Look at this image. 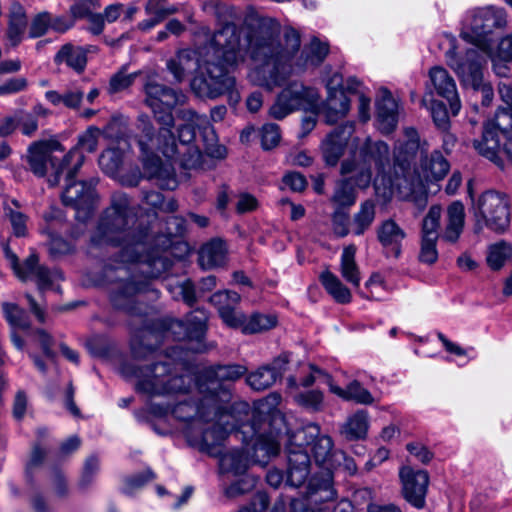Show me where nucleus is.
<instances>
[{"label":"nucleus","mask_w":512,"mask_h":512,"mask_svg":"<svg viewBox=\"0 0 512 512\" xmlns=\"http://www.w3.org/2000/svg\"><path fill=\"white\" fill-rule=\"evenodd\" d=\"M336 490L333 487L332 475H316L309 480L305 497L313 504H323L336 498Z\"/></svg>","instance_id":"c756f323"},{"label":"nucleus","mask_w":512,"mask_h":512,"mask_svg":"<svg viewBox=\"0 0 512 512\" xmlns=\"http://www.w3.org/2000/svg\"><path fill=\"white\" fill-rule=\"evenodd\" d=\"M292 443L301 448L312 446L313 456L318 464H328L333 456L334 442L327 434H321V428L316 423L307 424L291 436Z\"/></svg>","instance_id":"dca6fc26"},{"label":"nucleus","mask_w":512,"mask_h":512,"mask_svg":"<svg viewBox=\"0 0 512 512\" xmlns=\"http://www.w3.org/2000/svg\"><path fill=\"white\" fill-rule=\"evenodd\" d=\"M7 18L5 39L8 47L15 48L23 41L28 28V16L24 6L18 1H13Z\"/></svg>","instance_id":"393cba45"},{"label":"nucleus","mask_w":512,"mask_h":512,"mask_svg":"<svg viewBox=\"0 0 512 512\" xmlns=\"http://www.w3.org/2000/svg\"><path fill=\"white\" fill-rule=\"evenodd\" d=\"M136 130L135 140L147 177L155 179L161 189H175L177 186L175 177L163 167L162 160L158 156V152L167 158H174L177 155V144L173 132L168 128H159L156 131L151 118L144 113L137 117Z\"/></svg>","instance_id":"20e7f679"},{"label":"nucleus","mask_w":512,"mask_h":512,"mask_svg":"<svg viewBox=\"0 0 512 512\" xmlns=\"http://www.w3.org/2000/svg\"><path fill=\"white\" fill-rule=\"evenodd\" d=\"M354 132V124L346 122L336 127L322 141L321 152L328 166H336L343 156L348 141Z\"/></svg>","instance_id":"aec40b11"},{"label":"nucleus","mask_w":512,"mask_h":512,"mask_svg":"<svg viewBox=\"0 0 512 512\" xmlns=\"http://www.w3.org/2000/svg\"><path fill=\"white\" fill-rule=\"evenodd\" d=\"M484 126L497 131L504 140L512 142V108L499 107L494 118L487 121Z\"/></svg>","instance_id":"a18cd8bd"},{"label":"nucleus","mask_w":512,"mask_h":512,"mask_svg":"<svg viewBox=\"0 0 512 512\" xmlns=\"http://www.w3.org/2000/svg\"><path fill=\"white\" fill-rule=\"evenodd\" d=\"M426 177L434 180H441L449 171V163L440 152H433L429 159L425 161Z\"/></svg>","instance_id":"3c124183"},{"label":"nucleus","mask_w":512,"mask_h":512,"mask_svg":"<svg viewBox=\"0 0 512 512\" xmlns=\"http://www.w3.org/2000/svg\"><path fill=\"white\" fill-rule=\"evenodd\" d=\"M248 369L241 364L212 365L205 368L197 378V389L204 395V407H213L214 415L230 408L232 384L246 375Z\"/></svg>","instance_id":"6e6552de"},{"label":"nucleus","mask_w":512,"mask_h":512,"mask_svg":"<svg viewBox=\"0 0 512 512\" xmlns=\"http://www.w3.org/2000/svg\"><path fill=\"white\" fill-rule=\"evenodd\" d=\"M293 400L299 407L311 413L321 412L325 408L324 393L319 389L296 393Z\"/></svg>","instance_id":"49530a36"},{"label":"nucleus","mask_w":512,"mask_h":512,"mask_svg":"<svg viewBox=\"0 0 512 512\" xmlns=\"http://www.w3.org/2000/svg\"><path fill=\"white\" fill-rule=\"evenodd\" d=\"M277 379L267 365L251 372L246 377L247 384L255 391H263L270 388Z\"/></svg>","instance_id":"8fccbe9b"},{"label":"nucleus","mask_w":512,"mask_h":512,"mask_svg":"<svg viewBox=\"0 0 512 512\" xmlns=\"http://www.w3.org/2000/svg\"><path fill=\"white\" fill-rule=\"evenodd\" d=\"M248 457L239 449H233L221 454L219 460V469L221 473H230L233 475H242L248 469Z\"/></svg>","instance_id":"37998d69"},{"label":"nucleus","mask_w":512,"mask_h":512,"mask_svg":"<svg viewBox=\"0 0 512 512\" xmlns=\"http://www.w3.org/2000/svg\"><path fill=\"white\" fill-rule=\"evenodd\" d=\"M360 156L367 165L374 164L375 167L382 171L390 163V149L384 141H372L367 138L360 149Z\"/></svg>","instance_id":"473e14b6"},{"label":"nucleus","mask_w":512,"mask_h":512,"mask_svg":"<svg viewBox=\"0 0 512 512\" xmlns=\"http://www.w3.org/2000/svg\"><path fill=\"white\" fill-rule=\"evenodd\" d=\"M124 372L137 379V392L149 396L184 394L191 387V377L183 373L182 364L170 358L149 366H127Z\"/></svg>","instance_id":"39448f33"},{"label":"nucleus","mask_w":512,"mask_h":512,"mask_svg":"<svg viewBox=\"0 0 512 512\" xmlns=\"http://www.w3.org/2000/svg\"><path fill=\"white\" fill-rule=\"evenodd\" d=\"M405 141L399 142L394 148V164L405 174L421 148L420 137L413 127L404 129Z\"/></svg>","instance_id":"a878e982"},{"label":"nucleus","mask_w":512,"mask_h":512,"mask_svg":"<svg viewBox=\"0 0 512 512\" xmlns=\"http://www.w3.org/2000/svg\"><path fill=\"white\" fill-rule=\"evenodd\" d=\"M100 135L101 130L99 128L90 126L84 133L79 135L77 145L73 149H77L83 157V152L92 153L96 151Z\"/></svg>","instance_id":"5fc2aeb1"},{"label":"nucleus","mask_w":512,"mask_h":512,"mask_svg":"<svg viewBox=\"0 0 512 512\" xmlns=\"http://www.w3.org/2000/svg\"><path fill=\"white\" fill-rule=\"evenodd\" d=\"M437 239L421 238L418 259L421 263L432 265L438 259Z\"/></svg>","instance_id":"e2e57ef3"},{"label":"nucleus","mask_w":512,"mask_h":512,"mask_svg":"<svg viewBox=\"0 0 512 512\" xmlns=\"http://www.w3.org/2000/svg\"><path fill=\"white\" fill-rule=\"evenodd\" d=\"M356 247L346 246L341 254L340 273L343 279L352 286L358 288L361 281V273L355 260Z\"/></svg>","instance_id":"79ce46f5"},{"label":"nucleus","mask_w":512,"mask_h":512,"mask_svg":"<svg viewBox=\"0 0 512 512\" xmlns=\"http://www.w3.org/2000/svg\"><path fill=\"white\" fill-rule=\"evenodd\" d=\"M357 200L355 180L350 178L341 179L336 182L330 202L334 208L349 210Z\"/></svg>","instance_id":"e433bc0d"},{"label":"nucleus","mask_w":512,"mask_h":512,"mask_svg":"<svg viewBox=\"0 0 512 512\" xmlns=\"http://www.w3.org/2000/svg\"><path fill=\"white\" fill-rule=\"evenodd\" d=\"M369 428V416L366 410H358L340 425L339 434L346 441L365 439Z\"/></svg>","instance_id":"2f4dec72"},{"label":"nucleus","mask_w":512,"mask_h":512,"mask_svg":"<svg viewBox=\"0 0 512 512\" xmlns=\"http://www.w3.org/2000/svg\"><path fill=\"white\" fill-rule=\"evenodd\" d=\"M407 198L414 204L418 212H422L427 207L428 192L420 177H416L415 181H412Z\"/></svg>","instance_id":"4d7b16f0"},{"label":"nucleus","mask_w":512,"mask_h":512,"mask_svg":"<svg viewBox=\"0 0 512 512\" xmlns=\"http://www.w3.org/2000/svg\"><path fill=\"white\" fill-rule=\"evenodd\" d=\"M212 57L208 58L191 81L192 91L200 98L216 99L228 95L231 105L240 101L235 77L228 67L237 64L240 55V32L231 22H225L211 39Z\"/></svg>","instance_id":"f03ea898"},{"label":"nucleus","mask_w":512,"mask_h":512,"mask_svg":"<svg viewBox=\"0 0 512 512\" xmlns=\"http://www.w3.org/2000/svg\"><path fill=\"white\" fill-rule=\"evenodd\" d=\"M471 182H468V193L472 197ZM471 211L475 218V231H482L486 226L497 233L504 232L510 223L509 203L505 195L488 190L477 200L472 199Z\"/></svg>","instance_id":"9d476101"},{"label":"nucleus","mask_w":512,"mask_h":512,"mask_svg":"<svg viewBox=\"0 0 512 512\" xmlns=\"http://www.w3.org/2000/svg\"><path fill=\"white\" fill-rule=\"evenodd\" d=\"M204 395H201L199 403L192 401H182L171 408L169 405L158 403L149 404V412L156 417H165L171 413L176 419L184 422L191 420H201V412L204 410Z\"/></svg>","instance_id":"b1692460"},{"label":"nucleus","mask_w":512,"mask_h":512,"mask_svg":"<svg viewBox=\"0 0 512 512\" xmlns=\"http://www.w3.org/2000/svg\"><path fill=\"white\" fill-rule=\"evenodd\" d=\"M99 0H79L70 6V14L73 20L87 19L100 8Z\"/></svg>","instance_id":"052dcab7"},{"label":"nucleus","mask_w":512,"mask_h":512,"mask_svg":"<svg viewBox=\"0 0 512 512\" xmlns=\"http://www.w3.org/2000/svg\"><path fill=\"white\" fill-rule=\"evenodd\" d=\"M226 246L221 239H213L204 244L199 251V264L203 269L222 266L226 261Z\"/></svg>","instance_id":"f704fd0d"},{"label":"nucleus","mask_w":512,"mask_h":512,"mask_svg":"<svg viewBox=\"0 0 512 512\" xmlns=\"http://www.w3.org/2000/svg\"><path fill=\"white\" fill-rule=\"evenodd\" d=\"M398 105L388 90H383V95L376 102V120L378 129L382 134L392 133L398 123Z\"/></svg>","instance_id":"cd10ccee"},{"label":"nucleus","mask_w":512,"mask_h":512,"mask_svg":"<svg viewBox=\"0 0 512 512\" xmlns=\"http://www.w3.org/2000/svg\"><path fill=\"white\" fill-rule=\"evenodd\" d=\"M447 65L455 72L461 85L465 88L478 87L484 79V56L475 48L458 54L454 47L445 53Z\"/></svg>","instance_id":"4468645a"},{"label":"nucleus","mask_w":512,"mask_h":512,"mask_svg":"<svg viewBox=\"0 0 512 512\" xmlns=\"http://www.w3.org/2000/svg\"><path fill=\"white\" fill-rule=\"evenodd\" d=\"M507 25V15L503 8L488 6L476 8L467 13L460 36L484 52L491 49L494 35Z\"/></svg>","instance_id":"1a4fd4ad"},{"label":"nucleus","mask_w":512,"mask_h":512,"mask_svg":"<svg viewBox=\"0 0 512 512\" xmlns=\"http://www.w3.org/2000/svg\"><path fill=\"white\" fill-rule=\"evenodd\" d=\"M261 146L264 150H270L276 147L280 141L279 126L274 123H268L262 126L260 130Z\"/></svg>","instance_id":"680f3d73"},{"label":"nucleus","mask_w":512,"mask_h":512,"mask_svg":"<svg viewBox=\"0 0 512 512\" xmlns=\"http://www.w3.org/2000/svg\"><path fill=\"white\" fill-rule=\"evenodd\" d=\"M143 202L165 213H173L178 209L177 201L174 198L166 201L162 193L156 191H144Z\"/></svg>","instance_id":"603ef678"},{"label":"nucleus","mask_w":512,"mask_h":512,"mask_svg":"<svg viewBox=\"0 0 512 512\" xmlns=\"http://www.w3.org/2000/svg\"><path fill=\"white\" fill-rule=\"evenodd\" d=\"M96 247H119L120 262L107 264L103 276L111 284L110 300L114 308L131 315L142 309L137 296L150 290L149 279L158 278L171 266V260L152 248L148 225L139 221L128 196L115 193L91 235Z\"/></svg>","instance_id":"f257e3e1"},{"label":"nucleus","mask_w":512,"mask_h":512,"mask_svg":"<svg viewBox=\"0 0 512 512\" xmlns=\"http://www.w3.org/2000/svg\"><path fill=\"white\" fill-rule=\"evenodd\" d=\"M502 139L497 131L483 126L482 136L473 141V147L481 156L504 169L506 164L512 165V142L505 140L502 143Z\"/></svg>","instance_id":"f3484780"},{"label":"nucleus","mask_w":512,"mask_h":512,"mask_svg":"<svg viewBox=\"0 0 512 512\" xmlns=\"http://www.w3.org/2000/svg\"><path fill=\"white\" fill-rule=\"evenodd\" d=\"M318 98L315 89L300 82H291L278 94L269 109V115L276 120H282L296 110L311 108L316 104Z\"/></svg>","instance_id":"f8f14e48"},{"label":"nucleus","mask_w":512,"mask_h":512,"mask_svg":"<svg viewBox=\"0 0 512 512\" xmlns=\"http://www.w3.org/2000/svg\"><path fill=\"white\" fill-rule=\"evenodd\" d=\"M23 274L25 276L19 277L21 280L35 279L41 291L48 289L54 280L62 279V274L59 271H50L46 267L39 265V259L36 254H31L25 260Z\"/></svg>","instance_id":"c85d7f7f"},{"label":"nucleus","mask_w":512,"mask_h":512,"mask_svg":"<svg viewBox=\"0 0 512 512\" xmlns=\"http://www.w3.org/2000/svg\"><path fill=\"white\" fill-rule=\"evenodd\" d=\"M54 151H63L58 140H38L29 145L25 156L29 171L36 177L46 176L47 164L50 163L53 172L48 177V183L52 187L60 183L64 170H67V178L78 173L85 158L77 149H70L61 160H58L52 156Z\"/></svg>","instance_id":"0eeeda50"},{"label":"nucleus","mask_w":512,"mask_h":512,"mask_svg":"<svg viewBox=\"0 0 512 512\" xmlns=\"http://www.w3.org/2000/svg\"><path fill=\"white\" fill-rule=\"evenodd\" d=\"M286 453L287 467L285 484L293 488H299L307 481L311 473L310 456L305 448L293 444L291 437H289Z\"/></svg>","instance_id":"6ab92c4d"},{"label":"nucleus","mask_w":512,"mask_h":512,"mask_svg":"<svg viewBox=\"0 0 512 512\" xmlns=\"http://www.w3.org/2000/svg\"><path fill=\"white\" fill-rule=\"evenodd\" d=\"M328 53V44L314 38L303 48L300 57L292 64V71H304L308 67H317L322 64Z\"/></svg>","instance_id":"7c9ffc66"},{"label":"nucleus","mask_w":512,"mask_h":512,"mask_svg":"<svg viewBox=\"0 0 512 512\" xmlns=\"http://www.w3.org/2000/svg\"><path fill=\"white\" fill-rule=\"evenodd\" d=\"M442 207L432 205L422 220L421 238L439 239L448 243H456L460 238L465 223V209L460 201L452 202L447 208V221L443 233L439 234Z\"/></svg>","instance_id":"9b49d317"},{"label":"nucleus","mask_w":512,"mask_h":512,"mask_svg":"<svg viewBox=\"0 0 512 512\" xmlns=\"http://www.w3.org/2000/svg\"><path fill=\"white\" fill-rule=\"evenodd\" d=\"M154 478L155 474L151 469L132 475L125 480L124 493L130 494L133 490L143 487Z\"/></svg>","instance_id":"338daca9"},{"label":"nucleus","mask_w":512,"mask_h":512,"mask_svg":"<svg viewBox=\"0 0 512 512\" xmlns=\"http://www.w3.org/2000/svg\"><path fill=\"white\" fill-rule=\"evenodd\" d=\"M319 280L326 292L340 304L350 303L352 294L350 290L341 282V280L331 271L325 270L320 276Z\"/></svg>","instance_id":"a19ab883"},{"label":"nucleus","mask_w":512,"mask_h":512,"mask_svg":"<svg viewBox=\"0 0 512 512\" xmlns=\"http://www.w3.org/2000/svg\"><path fill=\"white\" fill-rule=\"evenodd\" d=\"M327 383L330 391L343 400L354 401L361 405H371L374 402L372 394L357 380L351 381L346 388L335 385L330 376Z\"/></svg>","instance_id":"72a5a7b5"},{"label":"nucleus","mask_w":512,"mask_h":512,"mask_svg":"<svg viewBox=\"0 0 512 512\" xmlns=\"http://www.w3.org/2000/svg\"><path fill=\"white\" fill-rule=\"evenodd\" d=\"M16 118L18 122V126L21 129L23 135L31 137L38 130V119H36L35 114H31L26 111H19L16 114Z\"/></svg>","instance_id":"774afa93"},{"label":"nucleus","mask_w":512,"mask_h":512,"mask_svg":"<svg viewBox=\"0 0 512 512\" xmlns=\"http://www.w3.org/2000/svg\"><path fill=\"white\" fill-rule=\"evenodd\" d=\"M325 115L329 124H334L338 119L345 117L350 110V99L344 90H332L328 92L324 104Z\"/></svg>","instance_id":"c9c22d12"},{"label":"nucleus","mask_w":512,"mask_h":512,"mask_svg":"<svg viewBox=\"0 0 512 512\" xmlns=\"http://www.w3.org/2000/svg\"><path fill=\"white\" fill-rule=\"evenodd\" d=\"M243 323L237 328H241L245 334L260 333L276 326L277 319L274 315L262 313H253L249 317L243 314Z\"/></svg>","instance_id":"c03bdc74"},{"label":"nucleus","mask_w":512,"mask_h":512,"mask_svg":"<svg viewBox=\"0 0 512 512\" xmlns=\"http://www.w3.org/2000/svg\"><path fill=\"white\" fill-rule=\"evenodd\" d=\"M143 89L146 96L144 103L149 108H154L159 105L175 107L178 104H182L185 100V96L181 92L161 84L154 79H148Z\"/></svg>","instance_id":"5701e85b"},{"label":"nucleus","mask_w":512,"mask_h":512,"mask_svg":"<svg viewBox=\"0 0 512 512\" xmlns=\"http://www.w3.org/2000/svg\"><path fill=\"white\" fill-rule=\"evenodd\" d=\"M376 217V205L372 200H365L360 204L351 219V233L361 236L370 229Z\"/></svg>","instance_id":"58836bf2"},{"label":"nucleus","mask_w":512,"mask_h":512,"mask_svg":"<svg viewBox=\"0 0 512 512\" xmlns=\"http://www.w3.org/2000/svg\"><path fill=\"white\" fill-rule=\"evenodd\" d=\"M136 76V73L127 74L122 70L115 73L110 78L108 92L115 94L129 88L133 84Z\"/></svg>","instance_id":"0e129e2a"},{"label":"nucleus","mask_w":512,"mask_h":512,"mask_svg":"<svg viewBox=\"0 0 512 512\" xmlns=\"http://www.w3.org/2000/svg\"><path fill=\"white\" fill-rule=\"evenodd\" d=\"M75 175L67 178V170H64L62 176L65 179V188L62 192V201L64 205L70 206L75 210V218L81 222H85L92 214L97 195L95 192L96 182L76 181Z\"/></svg>","instance_id":"ddd939ff"},{"label":"nucleus","mask_w":512,"mask_h":512,"mask_svg":"<svg viewBox=\"0 0 512 512\" xmlns=\"http://www.w3.org/2000/svg\"><path fill=\"white\" fill-rule=\"evenodd\" d=\"M21 204L18 200L12 199L3 204L4 216L9 220L14 236L20 238L28 234V216L20 211Z\"/></svg>","instance_id":"ea45409f"},{"label":"nucleus","mask_w":512,"mask_h":512,"mask_svg":"<svg viewBox=\"0 0 512 512\" xmlns=\"http://www.w3.org/2000/svg\"><path fill=\"white\" fill-rule=\"evenodd\" d=\"M236 439H242L246 445H251V461L255 464L265 466L271 457L278 455L280 444L273 433H261L257 428V422H242L240 431L235 432Z\"/></svg>","instance_id":"2eb2a0df"},{"label":"nucleus","mask_w":512,"mask_h":512,"mask_svg":"<svg viewBox=\"0 0 512 512\" xmlns=\"http://www.w3.org/2000/svg\"><path fill=\"white\" fill-rule=\"evenodd\" d=\"M429 77L436 93L448 101L452 114L457 115L461 110V101L453 77L441 66L432 67Z\"/></svg>","instance_id":"412c9836"},{"label":"nucleus","mask_w":512,"mask_h":512,"mask_svg":"<svg viewBox=\"0 0 512 512\" xmlns=\"http://www.w3.org/2000/svg\"><path fill=\"white\" fill-rule=\"evenodd\" d=\"M283 42L279 29L272 26H260L249 37L248 54L256 64V80L260 86L272 90L280 86L292 72V59L299 51L301 37L297 30L286 27Z\"/></svg>","instance_id":"7ed1b4c3"},{"label":"nucleus","mask_w":512,"mask_h":512,"mask_svg":"<svg viewBox=\"0 0 512 512\" xmlns=\"http://www.w3.org/2000/svg\"><path fill=\"white\" fill-rule=\"evenodd\" d=\"M51 25V13L47 11L40 12L33 16L29 24L28 37L31 39L44 36Z\"/></svg>","instance_id":"13d9d810"},{"label":"nucleus","mask_w":512,"mask_h":512,"mask_svg":"<svg viewBox=\"0 0 512 512\" xmlns=\"http://www.w3.org/2000/svg\"><path fill=\"white\" fill-rule=\"evenodd\" d=\"M209 300L217 308L226 325L236 328L243 323V313L236 311L241 300L239 293L231 290L217 291Z\"/></svg>","instance_id":"4be33fe9"},{"label":"nucleus","mask_w":512,"mask_h":512,"mask_svg":"<svg viewBox=\"0 0 512 512\" xmlns=\"http://www.w3.org/2000/svg\"><path fill=\"white\" fill-rule=\"evenodd\" d=\"M99 471V459L92 455L89 456L83 466L81 478L79 480V486L82 489H86L94 481L95 475Z\"/></svg>","instance_id":"69168bd1"},{"label":"nucleus","mask_w":512,"mask_h":512,"mask_svg":"<svg viewBox=\"0 0 512 512\" xmlns=\"http://www.w3.org/2000/svg\"><path fill=\"white\" fill-rule=\"evenodd\" d=\"M1 306L4 318L13 329L27 330L30 328L29 316L23 308L10 302H3Z\"/></svg>","instance_id":"09e8293b"},{"label":"nucleus","mask_w":512,"mask_h":512,"mask_svg":"<svg viewBox=\"0 0 512 512\" xmlns=\"http://www.w3.org/2000/svg\"><path fill=\"white\" fill-rule=\"evenodd\" d=\"M429 109L437 129L441 132H448L450 119L445 104L438 100H431Z\"/></svg>","instance_id":"bf43d9fd"},{"label":"nucleus","mask_w":512,"mask_h":512,"mask_svg":"<svg viewBox=\"0 0 512 512\" xmlns=\"http://www.w3.org/2000/svg\"><path fill=\"white\" fill-rule=\"evenodd\" d=\"M56 64L65 63L78 73L84 71L87 64L86 51L79 46L71 43L63 45L54 57Z\"/></svg>","instance_id":"4c0bfd02"},{"label":"nucleus","mask_w":512,"mask_h":512,"mask_svg":"<svg viewBox=\"0 0 512 512\" xmlns=\"http://www.w3.org/2000/svg\"><path fill=\"white\" fill-rule=\"evenodd\" d=\"M511 253L512 247L509 244L505 242L494 244L489 249L487 263L493 270H498L504 265Z\"/></svg>","instance_id":"864d4df0"},{"label":"nucleus","mask_w":512,"mask_h":512,"mask_svg":"<svg viewBox=\"0 0 512 512\" xmlns=\"http://www.w3.org/2000/svg\"><path fill=\"white\" fill-rule=\"evenodd\" d=\"M208 321V313L204 309L197 308L186 316L184 321L187 329H189L190 337L200 343L206 333Z\"/></svg>","instance_id":"de8ad7c7"},{"label":"nucleus","mask_w":512,"mask_h":512,"mask_svg":"<svg viewBox=\"0 0 512 512\" xmlns=\"http://www.w3.org/2000/svg\"><path fill=\"white\" fill-rule=\"evenodd\" d=\"M377 240L385 249H389L394 257L401 254L402 242L406 232L393 219L382 221L376 228Z\"/></svg>","instance_id":"bb28decb"},{"label":"nucleus","mask_w":512,"mask_h":512,"mask_svg":"<svg viewBox=\"0 0 512 512\" xmlns=\"http://www.w3.org/2000/svg\"><path fill=\"white\" fill-rule=\"evenodd\" d=\"M201 412V421L212 423V425L203 430L199 438H191L187 434L188 441L192 446L197 447L201 452L211 456L220 454L219 447L222 445L230 432L240 431L243 421L248 420L250 406L248 403L240 401L234 402L230 408L222 409L220 413L214 415V408L204 407Z\"/></svg>","instance_id":"423d86ee"},{"label":"nucleus","mask_w":512,"mask_h":512,"mask_svg":"<svg viewBox=\"0 0 512 512\" xmlns=\"http://www.w3.org/2000/svg\"><path fill=\"white\" fill-rule=\"evenodd\" d=\"M333 233L339 237H346L351 232V220L347 209H337L331 215Z\"/></svg>","instance_id":"6e6d98bb"},{"label":"nucleus","mask_w":512,"mask_h":512,"mask_svg":"<svg viewBox=\"0 0 512 512\" xmlns=\"http://www.w3.org/2000/svg\"><path fill=\"white\" fill-rule=\"evenodd\" d=\"M403 498L413 507L423 509L429 485V474L425 470H414L409 466L402 467L399 472Z\"/></svg>","instance_id":"a211bd4d"}]
</instances>
